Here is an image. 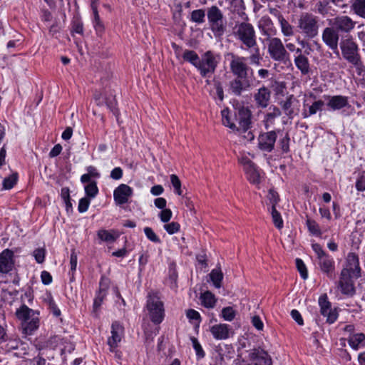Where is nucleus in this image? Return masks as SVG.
<instances>
[{
	"label": "nucleus",
	"instance_id": "nucleus-6",
	"mask_svg": "<svg viewBox=\"0 0 365 365\" xmlns=\"http://www.w3.org/2000/svg\"><path fill=\"white\" fill-rule=\"evenodd\" d=\"M343 58L357 69H360L362 63L357 43L352 37L341 39L339 43Z\"/></svg>",
	"mask_w": 365,
	"mask_h": 365
},
{
	"label": "nucleus",
	"instance_id": "nucleus-63",
	"mask_svg": "<svg viewBox=\"0 0 365 365\" xmlns=\"http://www.w3.org/2000/svg\"><path fill=\"white\" fill-rule=\"evenodd\" d=\"M34 256L38 263H42L45 259V250L42 248L35 250Z\"/></svg>",
	"mask_w": 365,
	"mask_h": 365
},
{
	"label": "nucleus",
	"instance_id": "nucleus-57",
	"mask_svg": "<svg viewBox=\"0 0 365 365\" xmlns=\"http://www.w3.org/2000/svg\"><path fill=\"white\" fill-rule=\"evenodd\" d=\"M91 203V198L87 197L80 199L78 206V210L80 213L86 212Z\"/></svg>",
	"mask_w": 365,
	"mask_h": 365
},
{
	"label": "nucleus",
	"instance_id": "nucleus-54",
	"mask_svg": "<svg viewBox=\"0 0 365 365\" xmlns=\"http://www.w3.org/2000/svg\"><path fill=\"white\" fill-rule=\"evenodd\" d=\"M71 32L74 34H83V24L80 19H75L72 22Z\"/></svg>",
	"mask_w": 365,
	"mask_h": 365
},
{
	"label": "nucleus",
	"instance_id": "nucleus-42",
	"mask_svg": "<svg viewBox=\"0 0 365 365\" xmlns=\"http://www.w3.org/2000/svg\"><path fill=\"white\" fill-rule=\"evenodd\" d=\"M84 190L86 197L91 199L95 198L98 193L97 183L95 181H91L87 184L84 187Z\"/></svg>",
	"mask_w": 365,
	"mask_h": 365
},
{
	"label": "nucleus",
	"instance_id": "nucleus-9",
	"mask_svg": "<svg viewBox=\"0 0 365 365\" xmlns=\"http://www.w3.org/2000/svg\"><path fill=\"white\" fill-rule=\"evenodd\" d=\"M267 52L270 58L275 61L285 62L289 59V52L282 40L277 37H272L268 40Z\"/></svg>",
	"mask_w": 365,
	"mask_h": 365
},
{
	"label": "nucleus",
	"instance_id": "nucleus-56",
	"mask_svg": "<svg viewBox=\"0 0 365 365\" xmlns=\"http://www.w3.org/2000/svg\"><path fill=\"white\" fill-rule=\"evenodd\" d=\"M163 227L169 235H173L180 230V226L178 222H172L164 225Z\"/></svg>",
	"mask_w": 365,
	"mask_h": 365
},
{
	"label": "nucleus",
	"instance_id": "nucleus-16",
	"mask_svg": "<svg viewBox=\"0 0 365 365\" xmlns=\"http://www.w3.org/2000/svg\"><path fill=\"white\" fill-rule=\"evenodd\" d=\"M339 32L337 30L331 27H327L322 32V40L324 43L329 46V48L335 51L339 55L338 51V42H339Z\"/></svg>",
	"mask_w": 365,
	"mask_h": 365
},
{
	"label": "nucleus",
	"instance_id": "nucleus-44",
	"mask_svg": "<svg viewBox=\"0 0 365 365\" xmlns=\"http://www.w3.org/2000/svg\"><path fill=\"white\" fill-rule=\"evenodd\" d=\"M18 180V174L16 173L11 174L3 180V188L10 190L16 184Z\"/></svg>",
	"mask_w": 365,
	"mask_h": 365
},
{
	"label": "nucleus",
	"instance_id": "nucleus-47",
	"mask_svg": "<svg viewBox=\"0 0 365 365\" xmlns=\"http://www.w3.org/2000/svg\"><path fill=\"white\" fill-rule=\"evenodd\" d=\"M296 267L299 271L301 277L306 279L308 277V271L307 267L302 259L297 258L295 259Z\"/></svg>",
	"mask_w": 365,
	"mask_h": 365
},
{
	"label": "nucleus",
	"instance_id": "nucleus-58",
	"mask_svg": "<svg viewBox=\"0 0 365 365\" xmlns=\"http://www.w3.org/2000/svg\"><path fill=\"white\" fill-rule=\"evenodd\" d=\"M328 4H329L328 1H318L316 4V5H315L316 11L319 14H322V15L327 14L328 13V11H329Z\"/></svg>",
	"mask_w": 365,
	"mask_h": 365
},
{
	"label": "nucleus",
	"instance_id": "nucleus-43",
	"mask_svg": "<svg viewBox=\"0 0 365 365\" xmlns=\"http://www.w3.org/2000/svg\"><path fill=\"white\" fill-rule=\"evenodd\" d=\"M190 340L197 359H202L205 356V353L197 338L192 336Z\"/></svg>",
	"mask_w": 365,
	"mask_h": 365
},
{
	"label": "nucleus",
	"instance_id": "nucleus-7",
	"mask_svg": "<svg viewBox=\"0 0 365 365\" xmlns=\"http://www.w3.org/2000/svg\"><path fill=\"white\" fill-rule=\"evenodd\" d=\"M312 247L317 255V263L321 272L329 278L334 279L335 276V262L334 258L327 254L318 243L312 244Z\"/></svg>",
	"mask_w": 365,
	"mask_h": 365
},
{
	"label": "nucleus",
	"instance_id": "nucleus-60",
	"mask_svg": "<svg viewBox=\"0 0 365 365\" xmlns=\"http://www.w3.org/2000/svg\"><path fill=\"white\" fill-rule=\"evenodd\" d=\"M355 187L359 192L365 190V172H363L358 176L356 180Z\"/></svg>",
	"mask_w": 365,
	"mask_h": 365
},
{
	"label": "nucleus",
	"instance_id": "nucleus-15",
	"mask_svg": "<svg viewBox=\"0 0 365 365\" xmlns=\"http://www.w3.org/2000/svg\"><path fill=\"white\" fill-rule=\"evenodd\" d=\"M124 338V327L118 321L112 323L110 327V336L108 338L107 344L112 349L118 347L120 343Z\"/></svg>",
	"mask_w": 365,
	"mask_h": 365
},
{
	"label": "nucleus",
	"instance_id": "nucleus-31",
	"mask_svg": "<svg viewBox=\"0 0 365 365\" xmlns=\"http://www.w3.org/2000/svg\"><path fill=\"white\" fill-rule=\"evenodd\" d=\"M248 181L255 185H258L261 182V173L256 165L244 170Z\"/></svg>",
	"mask_w": 365,
	"mask_h": 365
},
{
	"label": "nucleus",
	"instance_id": "nucleus-40",
	"mask_svg": "<svg viewBox=\"0 0 365 365\" xmlns=\"http://www.w3.org/2000/svg\"><path fill=\"white\" fill-rule=\"evenodd\" d=\"M306 225L310 234L316 237H320L322 234L319 224L312 219L307 218L306 220Z\"/></svg>",
	"mask_w": 365,
	"mask_h": 365
},
{
	"label": "nucleus",
	"instance_id": "nucleus-2",
	"mask_svg": "<svg viewBox=\"0 0 365 365\" xmlns=\"http://www.w3.org/2000/svg\"><path fill=\"white\" fill-rule=\"evenodd\" d=\"M16 318L21 322L23 333L31 335L36 331L40 325V313L25 304L16 309L15 312Z\"/></svg>",
	"mask_w": 365,
	"mask_h": 365
},
{
	"label": "nucleus",
	"instance_id": "nucleus-27",
	"mask_svg": "<svg viewBox=\"0 0 365 365\" xmlns=\"http://www.w3.org/2000/svg\"><path fill=\"white\" fill-rule=\"evenodd\" d=\"M279 108L276 106L270 107L269 112L264 115L263 124L266 130L271 128L275 123V120L281 115Z\"/></svg>",
	"mask_w": 365,
	"mask_h": 365
},
{
	"label": "nucleus",
	"instance_id": "nucleus-37",
	"mask_svg": "<svg viewBox=\"0 0 365 365\" xmlns=\"http://www.w3.org/2000/svg\"><path fill=\"white\" fill-rule=\"evenodd\" d=\"M281 31L284 36L289 37L294 34V27L284 17L279 18V21Z\"/></svg>",
	"mask_w": 365,
	"mask_h": 365
},
{
	"label": "nucleus",
	"instance_id": "nucleus-48",
	"mask_svg": "<svg viewBox=\"0 0 365 365\" xmlns=\"http://www.w3.org/2000/svg\"><path fill=\"white\" fill-rule=\"evenodd\" d=\"M170 178L171 184L174 188V191H175V194H177L178 195H182V190L181 188V182H180L179 178L175 174H172L170 176Z\"/></svg>",
	"mask_w": 365,
	"mask_h": 365
},
{
	"label": "nucleus",
	"instance_id": "nucleus-26",
	"mask_svg": "<svg viewBox=\"0 0 365 365\" xmlns=\"http://www.w3.org/2000/svg\"><path fill=\"white\" fill-rule=\"evenodd\" d=\"M250 86V83L247 78L237 77L230 83V89L237 96H240L242 91H246Z\"/></svg>",
	"mask_w": 365,
	"mask_h": 365
},
{
	"label": "nucleus",
	"instance_id": "nucleus-1",
	"mask_svg": "<svg viewBox=\"0 0 365 365\" xmlns=\"http://www.w3.org/2000/svg\"><path fill=\"white\" fill-rule=\"evenodd\" d=\"M233 34L242 45L241 48L250 53L249 63L252 66H259L262 60L259 48L256 41L255 31L253 26L246 21L236 22L233 27Z\"/></svg>",
	"mask_w": 365,
	"mask_h": 365
},
{
	"label": "nucleus",
	"instance_id": "nucleus-64",
	"mask_svg": "<svg viewBox=\"0 0 365 365\" xmlns=\"http://www.w3.org/2000/svg\"><path fill=\"white\" fill-rule=\"evenodd\" d=\"M252 324L258 331L263 330L264 324L259 316L255 315L252 317Z\"/></svg>",
	"mask_w": 365,
	"mask_h": 365
},
{
	"label": "nucleus",
	"instance_id": "nucleus-13",
	"mask_svg": "<svg viewBox=\"0 0 365 365\" xmlns=\"http://www.w3.org/2000/svg\"><path fill=\"white\" fill-rule=\"evenodd\" d=\"M319 305L322 315L327 317V322L329 324L334 323L338 318V313L336 309H331V303L328 300L326 294L319 297Z\"/></svg>",
	"mask_w": 365,
	"mask_h": 365
},
{
	"label": "nucleus",
	"instance_id": "nucleus-52",
	"mask_svg": "<svg viewBox=\"0 0 365 365\" xmlns=\"http://www.w3.org/2000/svg\"><path fill=\"white\" fill-rule=\"evenodd\" d=\"M186 316L190 322H196L197 324L201 322L200 313L192 309H190L186 312Z\"/></svg>",
	"mask_w": 365,
	"mask_h": 365
},
{
	"label": "nucleus",
	"instance_id": "nucleus-61",
	"mask_svg": "<svg viewBox=\"0 0 365 365\" xmlns=\"http://www.w3.org/2000/svg\"><path fill=\"white\" fill-rule=\"evenodd\" d=\"M173 215V212L170 209H164L159 214L160 219L163 222L170 221Z\"/></svg>",
	"mask_w": 365,
	"mask_h": 365
},
{
	"label": "nucleus",
	"instance_id": "nucleus-3",
	"mask_svg": "<svg viewBox=\"0 0 365 365\" xmlns=\"http://www.w3.org/2000/svg\"><path fill=\"white\" fill-rule=\"evenodd\" d=\"M298 31L307 38H313L319 34V19L312 13H302L297 22Z\"/></svg>",
	"mask_w": 365,
	"mask_h": 365
},
{
	"label": "nucleus",
	"instance_id": "nucleus-46",
	"mask_svg": "<svg viewBox=\"0 0 365 365\" xmlns=\"http://www.w3.org/2000/svg\"><path fill=\"white\" fill-rule=\"evenodd\" d=\"M106 296V292L104 289H99L98 293L93 301V309L94 311H97L100 307L101 306L103 299Z\"/></svg>",
	"mask_w": 365,
	"mask_h": 365
},
{
	"label": "nucleus",
	"instance_id": "nucleus-39",
	"mask_svg": "<svg viewBox=\"0 0 365 365\" xmlns=\"http://www.w3.org/2000/svg\"><path fill=\"white\" fill-rule=\"evenodd\" d=\"M210 280L212 282L213 285L216 288H220L222 284L221 282L223 279V274L220 269H214L211 271L209 274Z\"/></svg>",
	"mask_w": 365,
	"mask_h": 365
},
{
	"label": "nucleus",
	"instance_id": "nucleus-41",
	"mask_svg": "<svg viewBox=\"0 0 365 365\" xmlns=\"http://www.w3.org/2000/svg\"><path fill=\"white\" fill-rule=\"evenodd\" d=\"M205 11L202 9L193 10L190 14V21L200 24L205 22Z\"/></svg>",
	"mask_w": 365,
	"mask_h": 365
},
{
	"label": "nucleus",
	"instance_id": "nucleus-45",
	"mask_svg": "<svg viewBox=\"0 0 365 365\" xmlns=\"http://www.w3.org/2000/svg\"><path fill=\"white\" fill-rule=\"evenodd\" d=\"M271 215L274 226L279 230L282 229L284 226L283 220L276 207L271 209Z\"/></svg>",
	"mask_w": 365,
	"mask_h": 365
},
{
	"label": "nucleus",
	"instance_id": "nucleus-18",
	"mask_svg": "<svg viewBox=\"0 0 365 365\" xmlns=\"http://www.w3.org/2000/svg\"><path fill=\"white\" fill-rule=\"evenodd\" d=\"M133 195V189L125 184H120L113 191V198L118 205L125 204Z\"/></svg>",
	"mask_w": 365,
	"mask_h": 365
},
{
	"label": "nucleus",
	"instance_id": "nucleus-12",
	"mask_svg": "<svg viewBox=\"0 0 365 365\" xmlns=\"http://www.w3.org/2000/svg\"><path fill=\"white\" fill-rule=\"evenodd\" d=\"M341 273L352 276L355 279L361 277V267L359 265V257L354 252L348 253L344 268Z\"/></svg>",
	"mask_w": 365,
	"mask_h": 365
},
{
	"label": "nucleus",
	"instance_id": "nucleus-22",
	"mask_svg": "<svg viewBox=\"0 0 365 365\" xmlns=\"http://www.w3.org/2000/svg\"><path fill=\"white\" fill-rule=\"evenodd\" d=\"M223 2L227 5V8L231 12L237 13L243 20H247V16L244 11L245 6L243 0H223L219 1L220 6H222Z\"/></svg>",
	"mask_w": 365,
	"mask_h": 365
},
{
	"label": "nucleus",
	"instance_id": "nucleus-50",
	"mask_svg": "<svg viewBox=\"0 0 365 365\" xmlns=\"http://www.w3.org/2000/svg\"><path fill=\"white\" fill-rule=\"evenodd\" d=\"M289 142L290 138L288 133H286L284 136L279 139V145L283 153H287L289 152Z\"/></svg>",
	"mask_w": 365,
	"mask_h": 365
},
{
	"label": "nucleus",
	"instance_id": "nucleus-36",
	"mask_svg": "<svg viewBox=\"0 0 365 365\" xmlns=\"http://www.w3.org/2000/svg\"><path fill=\"white\" fill-rule=\"evenodd\" d=\"M293 95L288 96L285 101L281 102V106L285 114L290 118H293L294 110L292 108L293 102L295 101Z\"/></svg>",
	"mask_w": 365,
	"mask_h": 365
},
{
	"label": "nucleus",
	"instance_id": "nucleus-59",
	"mask_svg": "<svg viewBox=\"0 0 365 365\" xmlns=\"http://www.w3.org/2000/svg\"><path fill=\"white\" fill-rule=\"evenodd\" d=\"M178 272L176 269V264L172 262L169 264V279L174 284L177 283Z\"/></svg>",
	"mask_w": 365,
	"mask_h": 365
},
{
	"label": "nucleus",
	"instance_id": "nucleus-11",
	"mask_svg": "<svg viewBox=\"0 0 365 365\" xmlns=\"http://www.w3.org/2000/svg\"><path fill=\"white\" fill-rule=\"evenodd\" d=\"M356 21L346 15L336 16L329 21V25L334 27L339 33L349 34L355 28Z\"/></svg>",
	"mask_w": 365,
	"mask_h": 365
},
{
	"label": "nucleus",
	"instance_id": "nucleus-21",
	"mask_svg": "<svg viewBox=\"0 0 365 365\" xmlns=\"http://www.w3.org/2000/svg\"><path fill=\"white\" fill-rule=\"evenodd\" d=\"M249 358L255 361V365H272V359L268 353L259 348L251 350Z\"/></svg>",
	"mask_w": 365,
	"mask_h": 365
},
{
	"label": "nucleus",
	"instance_id": "nucleus-51",
	"mask_svg": "<svg viewBox=\"0 0 365 365\" xmlns=\"http://www.w3.org/2000/svg\"><path fill=\"white\" fill-rule=\"evenodd\" d=\"M222 318L227 322H232L235 317V311L231 307H225L222 310Z\"/></svg>",
	"mask_w": 365,
	"mask_h": 365
},
{
	"label": "nucleus",
	"instance_id": "nucleus-35",
	"mask_svg": "<svg viewBox=\"0 0 365 365\" xmlns=\"http://www.w3.org/2000/svg\"><path fill=\"white\" fill-rule=\"evenodd\" d=\"M200 301L202 306H204L206 308L212 309L215 307L216 304V299L215 295L207 291L200 295Z\"/></svg>",
	"mask_w": 365,
	"mask_h": 365
},
{
	"label": "nucleus",
	"instance_id": "nucleus-55",
	"mask_svg": "<svg viewBox=\"0 0 365 365\" xmlns=\"http://www.w3.org/2000/svg\"><path fill=\"white\" fill-rule=\"evenodd\" d=\"M239 163L243 166L244 170L251 168L255 164L252 161V160L246 154H242L238 158Z\"/></svg>",
	"mask_w": 365,
	"mask_h": 365
},
{
	"label": "nucleus",
	"instance_id": "nucleus-25",
	"mask_svg": "<svg viewBox=\"0 0 365 365\" xmlns=\"http://www.w3.org/2000/svg\"><path fill=\"white\" fill-rule=\"evenodd\" d=\"M258 26L263 35L271 36L277 33L272 21L267 16H264L259 19Z\"/></svg>",
	"mask_w": 365,
	"mask_h": 365
},
{
	"label": "nucleus",
	"instance_id": "nucleus-28",
	"mask_svg": "<svg viewBox=\"0 0 365 365\" xmlns=\"http://www.w3.org/2000/svg\"><path fill=\"white\" fill-rule=\"evenodd\" d=\"M325 103L322 100H318L313 102L310 106L304 103V108L302 115L304 118H307L311 115H315L318 111L323 110Z\"/></svg>",
	"mask_w": 365,
	"mask_h": 365
},
{
	"label": "nucleus",
	"instance_id": "nucleus-20",
	"mask_svg": "<svg viewBox=\"0 0 365 365\" xmlns=\"http://www.w3.org/2000/svg\"><path fill=\"white\" fill-rule=\"evenodd\" d=\"M353 279L351 275L341 273L338 282V288L341 292L346 296H353L355 294V288L354 286Z\"/></svg>",
	"mask_w": 365,
	"mask_h": 365
},
{
	"label": "nucleus",
	"instance_id": "nucleus-49",
	"mask_svg": "<svg viewBox=\"0 0 365 365\" xmlns=\"http://www.w3.org/2000/svg\"><path fill=\"white\" fill-rule=\"evenodd\" d=\"M267 198L268 200L267 204L271 205V209L276 207L279 200L278 193L275 190L270 189L268 192Z\"/></svg>",
	"mask_w": 365,
	"mask_h": 365
},
{
	"label": "nucleus",
	"instance_id": "nucleus-33",
	"mask_svg": "<svg viewBox=\"0 0 365 365\" xmlns=\"http://www.w3.org/2000/svg\"><path fill=\"white\" fill-rule=\"evenodd\" d=\"M350 9L356 16L365 19V0H353Z\"/></svg>",
	"mask_w": 365,
	"mask_h": 365
},
{
	"label": "nucleus",
	"instance_id": "nucleus-53",
	"mask_svg": "<svg viewBox=\"0 0 365 365\" xmlns=\"http://www.w3.org/2000/svg\"><path fill=\"white\" fill-rule=\"evenodd\" d=\"M144 233L146 237L153 242L160 243V240L158 236L155 233L152 228L146 227L144 228Z\"/></svg>",
	"mask_w": 365,
	"mask_h": 365
},
{
	"label": "nucleus",
	"instance_id": "nucleus-32",
	"mask_svg": "<svg viewBox=\"0 0 365 365\" xmlns=\"http://www.w3.org/2000/svg\"><path fill=\"white\" fill-rule=\"evenodd\" d=\"M97 236L101 242L112 243L118 237L117 232L114 230H107L101 229L97 232Z\"/></svg>",
	"mask_w": 365,
	"mask_h": 365
},
{
	"label": "nucleus",
	"instance_id": "nucleus-14",
	"mask_svg": "<svg viewBox=\"0 0 365 365\" xmlns=\"http://www.w3.org/2000/svg\"><path fill=\"white\" fill-rule=\"evenodd\" d=\"M277 135L276 130H270L261 133L258 137V148L260 150L266 153H271L277 140Z\"/></svg>",
	"mask_w": 365,
	"mask_h": 365
},
{
	"label": "nucleus",
	"instance_id": "nucleus-24",
	"mask_svg": "<svg viewBox=\"0 0 365 365\" xmlns=\"http://www.w3.org/2000/svg\"><path fill=\"white\" fill-rule=\"evenodd\" d=\"M270 96V91L265 86H262L257 90V92L254 96V98L259 107L264 108L269 105Z\"/></svg>",
	"mask_w": 365,
	"mask_h": 365
},
{
	"label": "nucleus",
	"instance_id": "nucleus-8",
	"mask_svg": "<svg viewBox=\"0 0 365 365\" xmlns=\"http://www.w3.org/2000/svg\"><path fill=\"white\" fill-rule=\"evenodd\" d=\"M220 59L218 54L208 51L200 58L197 69L202 77H210L215 73Z\"/></svg>",
	"mask_w": 365,
	"mask_h": 365
},
{
	"label": "nucleus",
	"instance_id": "nucleus-10",
	"mask_svg": "<svg viewBox=\"0 0 365 365\" xmlns=\"http://www.w3.org/2000/svg\"><path fill=\"white\" fill-rule=\"evenodd\" d=\"M231 61L230 63L232 73L238 78H247L250 68L247 63L248 58L237 56L231 53Z\"/></svg>",
	"mask_w": 365,
	"mask_h": 365
},
{
	"label": "nucleus",
	"instance_id": "nucleus-34",
	"mask_svg": "<svg viewBox=\"0 0 365 365\" xmlns=\"http://www.w3.org/2000/svg\"><path fill=\"white\" fill-rule=\"evenodd\" d=\"M222 124L228 127L232 131L238 130L237 127L233 121V116L228 109H223L221 111Z\"/></svg>",
	"mask_w": 365,
	"mask_h": 365
},
{
	"label": "nucleus",
	"instance_id": "nucleus-62",
	"mask_svg": "<svg viewBox=\"0 0 365 365\" xmlns=\"http://www.w3.org/2000/svg\"><path fill=\"white\" fill-rule=\"evenodd\" d=\"M77 255L75 253V252H72L70 257V266H71V271L72 272L71 274V278L72 280L73 279V272L76 271L77 267Z\"/></svg>",
	"mask_w": 365,
	"mask_h": 365
},
{
	"label": "nucleus",
	"instance_id": "nucleus-38",
	"mask_svg": "<svg viewBox=\"0 0 365 365\" xmlns=\"http://www.w3.org/2000/svg\"><path fill=\"white\" fill-rule=\"evenodd\" d=\"M185 61L190 63L196 68L200 62V57L197 53L191 50H185L182 56Z\"/></svg>",
	"mask_w": 365,
	"mask_h": 365
},
{
	"label": "nucleus",
	"instance_id": "nucleus-23",
	"mask_svg": "<svg viewBox=\"0 0 365 365\" xmlns=\"http://www.w3.org/2000/svg\"><path fill=\"white\" fill-rule=\"evenodd\" d=\"M14 253L11 250L6 249L0 254V272L8 273L14 267Z\"/></svg>",
	"mask_w": 365,
	"mask_h": 365
},
{
	"label": "nucleus",
	"instance_id": "nucleus-19",
	"mask_svg": "<svg viewBox=\"0 0 365 365\" xmlns=\"http://www.w3.org/2000/svg\"><path fill=\"white\" fill-rule=\"evenodd\" d=\"M327 100V106L330 110H338L349 106V98L347 96L336 95V96H324Z\"/></svg>",
	"mask_w": 365,
	"mask_h": 365
},
{
	"label": "nucleus",
	"instance_id": "nucleus-29",
	"mask_svg": "<svg viewBox=\"0 0 365 365\" xmlns=\"http://www.w3.org/2000/svg\"><path fill=\"white\" fill-rule=\"evenodd\" d=\"M347 341L349 346L355 351L365 348V334L363 333L351 334L348 336Z\"/></svg>",
	"mask_w": 365,
	"mask_h": 365
},
{
	"label": "nucleus",
	"instance_id": "nucleus-5",
	"mask_svg": "<svg viewBox=\"0 0 365 365\" xmlns=\"http://www.w3.org/2000/svg\"><path fill=\"white\" fill-rule=\"evenodd\" d=\"M207 17L210 29L214 36H223L226 31L227 21L222 11L217 6H211L207 10Z\"/></svg>",
	"mask_w": 365,
	"mask_h": 365
},
{
	"label": "nucleus",
	"instance_id": "nucleus-17",
	"mask_svg": "<svg viewBox=\"0 0 365 365\" xmlns=\"http://www.w3.org/2000/svg\"><path fill=\"white\" fill-rule=\"evenodd\" d=\"M209 331L215 340H226L233 334L231 326L223 323L210 326Z\"/></svg>",
	"mask_w": 365,
	"mask_h": 365
},
{
	"label": "nucleus",
	"instance_id": "nucleus-4",
	"mask_svg": "<svg viewBox=\"0 0 365 365\" xmlns=\"http://www.w3.org/2000/svg\"><path fill=\"white\" fill-rule=\"evenodd\" d=\"M145 307L150 319L153 324L162 323L165 316L164 303L157 293L150 292L148 294Z\"/></svg>",
	"mask_w": 365,
	"mask_h": 365
},
{
	"label": "nucleus",
	"instance_id": "nucleus-30",
	"mask_svg": "<svg viewBox=\"0 0 365 365\" xmlns=\"http://www.w3.org/2000/svg\"><path fill=\"white\" fill-rule=\"evenodd\" d=\"M294 65L302 75H307L310 71V65L308 58L304 54L294 56Z\"/></svg>",
	"mask_w": 365,
	"mask_h": 365
}]
</instances>
